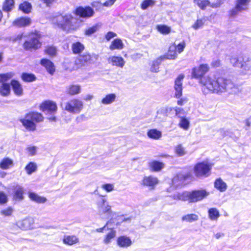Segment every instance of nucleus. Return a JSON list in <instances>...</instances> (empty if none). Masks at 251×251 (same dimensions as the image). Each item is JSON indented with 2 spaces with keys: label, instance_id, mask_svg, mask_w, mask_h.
I'll return each mask as SVG.
<instances>
[{
  "label": "nucleus",
  "instance_id": "62",
  "mask_svg": "<svg viewBox=\"0 0 251 251\" xmlns=\"http://www.w3.org/2000/svg\"><path fill=\"white\" fill-rule=\"evenodd\" d=\"M26 150L30 155H34L36 154V148L34 146L28 147Z\"/></svg>",
  "mask_w": 251,
  "mask_h": 251
},
{
  "label": "nucleus",
  "instance_id": "60",
  "mask_svg": "<svg viewBox=\"0 0 251 251\" xmlns=\"http://www.w3.org/2000/svg\"><path fill=\"white\" fill-rule=\"evenodd\" d=\"M176 47V50L179 53L182 52L185 47V43L184 42H182L179 43Z\"/></svg>",
  "mask_w": 251,
  "mask_h": 251
},
{
  "label": "nucleus",
  "instance_id": "41",
  "mask_svg": "<svg viewBox=\"0 0 251 251\" xmlns=\"http://www.w3.org/2000/svg\"><path fill=\"white\" fill-rule=\"evenodd\" d=\"M161 63V59L158 58L153 61L151 67V71L153 73H156L159 71V66Z\"/></svg>",
  "mask_w": 251,
  "mask_h": 251
},
{
  "label": "nucleus",
  "instance_id": "37",
  "mask_svg": "<svg viewBox=\"0 0 251 251\" xmlns=\"http://www.w3.org/2000/svg\"><path fill=\"white\" fill-rule=\"evenodd\" d=\"M150 167L155 172L160 171L164 167V164L157 161H153L150 163Z\"/></svg>",
  "mask_w": 251,
  "mask_h": 251
},
{
  "label": "nucleus",
  "instance_id": "1",
  "mask_svg": "<svg viewBox=\"0 0 251 251\" xmlns=\"http://www.w3.org/2000/svg\"><path fill=\"white\" fill-rule=\"evenodd\" d=\"M209 67L206 64L200 65L192 69V76L195 78H201L200 83L202 85V90L204 94L209 93H219L228 92L236 93L237 88L229 79L220 77L216 79L209 76H203L209 71Z\"/></svg>",
  "mask_w": 251,
  "mask_h": 251
},
{
  "label": "nucleus",
  "instance_id": "22",
  "mask_svg": "<svg viewBox=\"0 0 251 251\" xmlns=\"http://www.w3.org/2000/svg\"><path fill=\"white\" fill-rule=\"evenodd\" d=\"M41 64L44 66L48 72L52 75L55 71V67L53 63L50 60L47 59H43L41 61Z\"/></svg>",
  "mask_w": 251,
  "mask_h": 251
},
{
  "label": "nucleus",
  "instance_id": "38",
  "mask_svg": "<svg viewBox=\"0 0 251 251\" xmlns=\"http://www.w3.org/2000/svg\"><path fill=\"white\" fill-rule=\"evenodd\" d=\"M32 6L27 1H25L19 5V9L25 13H28L31 11Z\"/></svg>",
  "mask_w": 251,
  "mask_h": 251
},
{
  "label": "nucleus",
  "instance_id": "32",
  "mask_svg": "<svg viewBox=\"0 0 251 251\" xmlns=\"http://www.w3.org/2000/svg\"><path fill=\"white\" fill-rule=\"evenodd\" d=\"M214 187L222 192L226 191L227 189L226 184L221 178H218L215 180Z\"/></svg>",
  "mask_w": 251,
  "mask_h": 251
},
{
  "label": "nucleus",
  "instance_id": "4",
  "mask_svg": "<svg viewBox=\"0 0 251 251\" xmlns=\"http://www.w3.org/2000/svg\"><path fill=\"white\" fill-rule=\"evenodd\" d=\"M62 108L73 114H79L83 108V102L78 99H72L62 105Z\"/></svg>",
  "mask_w": 251,
  "mask_h": 251
},
{
  "label": "nucleus",
  "instance_id": "2",
  "mask_svg": "<svg viewBox=\"0 0 251 251\" xmlns=\"http://www.w3.org/2000/svg\"><path fill=\"white\" fill-rule=\"evenodd\" d=\"M44 120L43 115L38 112H31L26 114L25 117L20 119L24 126L29 131H34L36 128V123Z\"/></svg>",
  "mask_w": 251,
  "mask_h": 251
},
{
  "label": "nucleus",
  "instance_id": "45",
  "mask_svg": "<svg viewBox=\"0 0 251 251\" xmlns=\"http://www.w3.org/2000/svg\"><path fill=\"white\" fill-rule=\"evenodd\" d=\"M154 4V0H144L141 4V7L143 10H145L150 6H153Z\"/></svg>",
  "mask_w": 251,
  "mask_h": 251
},
{
  "label": "nucleus",
  "instance_id": "28",
  "mask_svg": "<svg viewBox=\"0 0 251 251\" xmlns=\"http://www.w3.org/2000/svg\"><path fill=\"white\" fill-rule=\"evenodd\" d=\"M124 45L122 41L120 39L117 38L114 39L112 42L111 45L109 46V49L111 50H122L124 48Z\"/></svg>",
  "mask_w": 251,
  "mask_h": 251
},
{
  "label": "nucleus",
  "instance_id": "21",
  "mask_svg": "<svg viewBox=\"0 0 251 251\" xmlns=\"http://www.w3.org/2000/svg\"><path fill=\"white\" fill-rule=\"evenodd\" d=\"M117 96L115 93H110L106 95L101 100V103L104 105H108L115 102Z\"/></svg>",
  "mask_w": 251,
  "mask_h": 251
},
{
  "label": "nucleus",
  "instance_id": "51",
  "mask_svg": "<svg viewBox=\"0 0 251 251\" xmlns=\"http://www.w3.org/2000/svg\"><path fill=\"white\" fill-rule=\"evenodd\" d=\"M173 109L172 107H163L158 111L157 114L158 115L162 114L165 116H167L168 113L171 112Z\"/></svg>",
  "mask_w": 251,
  "mask_h": 251
},
{
  "label": "nucleus",
  "instance_id": "56",
  "mask_svg": "<svg viewBox=\"0 0 251 251\" xmlns=\"http://www.w3.org/2000/svg\"><path fill=\"white\" fill-rule=\"evenodd\" d=\"M106 200L103 198H101L100 200L97 202V205L98 208L99 210L100 208H102V206H104L106 204Z\"/></svg>",
  "mask_w": 251,
  "mask_h": 251
},
{
  "label": "nucleus",
  "instance_id": "9",
  "mask_svg": "<svg viewBox=\"0 0 251 251\" xmlns=\"http://www.w3.org/2000/svg\"><path fill=\"white\" fill-rule=\"evenodd\" d=\"M205 190H201L190 192V202H195L202 200L208 195Z\"/></svg>",
  "mask_w": 251,
  "mask_h": 251
},
{
  "label": "nucleus",
  "instance_id": "29",
  "mask_svg": "<svg viewBox=\"0 0 251 251\" xmlns=\"http://www.w3.org/2000/svg\"><path fill=\"white\" fill-rule=\"evenodd\" d=\"M14 198L15 200H22L23 199L24 189L19 185H16L14 189Z\"/></svg>",
  "mask_w": 251,
  "mask_h": 251
},
{
  "label": "nucleus",
  "instance_id": "19",
  "mask_svg": "<svg viewBox=\"0 0 251 251\" xmlns=\"http://www.w3.org/2000/svg\"><path fill=\"white\" fill-rule=\"evenodd\" d=\"M11 85L15 94L18 96H21L23 94V89L20 82L15 80H12Z\"/></svg>",
  "mask_w": 251,
  "mask_h": 251
},
{
  "label": "nucleus",
  "instance_id": "23",
  "mask_svg": "<svg viewBox=\"0 0 251 251\" xmlns=\"http://www.w3.org/2000/svg\"><path fill=\"white\" fill-rule=\"evenodd\" d=\"M13 166V161L8 157H4L0 161V168L2 170H8Z\"/></svg>",
  "mask_w": 251,
  "mask_h": 251
},
{
  "label": "nucleus",
  "instance_id": "20",
  "mask_svg": "<svg viewBox=\"0 0 251 251\" xmlns=\"http://www.w3.org/2000/svg\"><path fill=\"white\" fill-rule=\"evenodd\" d=\"M147 135L149 138L157 140L162 137V132L156 128H153L148 130Z\"/></svg>",
  "mask_w": 251,
  "mask_h": 251
},
{
  "label": "nucleus",
  "instance_id": "42",
  "mask_svg": "<svg viewBox=\"0 0 251 251\" xmlns=\"http://www.w3.org/2000/svg\"><path fill=\"white\" fill-rule=\"evenodd\" d=\"M14 75V73L13 72H9L6 74L0 75V82L5 83V81L13 77Z\"/></svg>",
  "mask_w": 251,
  "mask_h": 251
},
{
  "label": "nucleus",
  "instance_id": "59",
  "mask_svg": "<svg viewBox=\"0 0 251 251\" xmlns=\"http://www.w3.org/2000/svg\"><path fill=\"white\" fill-rule=\"evenodd\" d=\"M175 110L176 115L179 117L181 118V116L184 115V110L183 108L176 107L175 108Z\"/></svg>",
  "mask_w": 251,
  "mask_h": 251
},
{
  "label": "nucleus",
  "instance_id": "5",
  "mask_svg": "<svg viewBox=\"0 0 251 251\" xmlns=\"http://www.w3.org/2000/svg\"><path fill=\"white\" fill-rule=\"evenodd\" d=\"M39 35L38 33H31L29 35V39L24 44V48L26 50H37L41 47V43L39 42Z\"/></svg>",
  "mask_w": 251,
  "mask_h": 251
},
{
  "label": "nucleus",
  "instance_id": "53",
  "mask_svg": "<svg viewBox=\"0 0 251 251\" xmlns=\"http://www.w3.org/2000/svg\"><path fill=\"white\" fill-rule=\"evenodd\" d=\"M114 184L107 183L101 185V188L105 190L107 192H110L114 190Z\"/></svg>",
  "mask_w": 251,
  "mask_h": 251
},
{
  "label": "nucleus",
  "instance_id": "50",
  "mask_svg": "<svg viewBox=\"0 0 251 251\" xmlns=\"http://www.w3.org/2000/svg\"><path fill=\"white\" fill-rule=\"evenodd\" d=\"M179 125L183 129H187L189 126V122L186 118L181 117Z\"/></svg>",
  "mask_w": 251,
  "mask_h": 251
},
{
  "label": "nucleus",
  "instance_id": "6",
  "mask_svg": "<svg viewBox=\"0 0 251 251\" xmlns=\"http://www.w3.org/2000/svg\"><path fill=\"white\" fill-rule=\"evenodd\" d=\"M98 58V55L96 54H90L88 53H84L82 55H79L75 60V64L77 68H80L82 67L85 66L88 63H90L93 59L97 60Z\"/></svg>",
  "mask_w": 251,
  "mask_h": 251
},
{
  "label": "nucleus",
  "instance_id": "17",
  "mask_svg": "<svg viewBox=\"0 0 251 251\" xmlns=\"http://www.w3.org/2000/svg\"><path fill=\"white\" fill-rule=\"evenodd\" d=\"M132 244V241L130 238L126 236H121L117 239V245L122 248H127Z\"/></svg>",
  "mask_w": 251,
  "mask_h": 251
},
{
  "label": "nucleus",
  "instance_id": "31",
  "mask_svg": "<svg viewBox=\"0 0 251 251\" xmlns=\"http://www.w3.org/2000/svg\"><path fill=\"white\" fill-rule=\"evenodd\" d=\"M10 85L8 83H2L0 85V95L3 97H6L10 94Z\"/></svg>",
  "mask_w": 251,
  "mask_h": 251
},
{
  "label": "nucleus",
  "instance_id": "64",
  "mask_svg": "<svg viewBox=\"0 0 251 251\" xmlns=\"http://www.w3.org/2000/svg\"><path fill=\"white\" fill-rule=\"evenodd\" d=\"M116 0H107L102 4V6L108 7L112 5Z\"/></svg>",
  "mask_w": 251,
  "mask_h": 251
},
{
  "label": "nucleus",
  "instance_id": "57",
  "mask_svg": "<svg viewBox=\"0 0 251 251\" xmlns=\"http://www.w3.org/2000/svg\"><path fill=\"white\" fill-rule=\"evenodd\" d=\"M243 64L244 66L243 68L245 70L251 71V59H248L247 61L244 62Z\"/></svg>",
  "mask_w": 251,
  "mask_h": 251
},
{
  "label": "nucleus",
  "instance_id": "14",
  "mask_svg": "<svg viewBox=\"0 0 251 251\" xmlns=\"http://www.w3.org/2000/svg\"><path fill=\"white\" fill-rule=\"evenodd\" d=\"M157 177L153 176H145L142 181V184L144 186L149 187L151 189H154L155 186L158 183Z\"/></svg>",
  "mask_w": 251,
  "mask_h": 251
},
{
  "label": "nucleus",
  "instance_id": "49",
  "mask_svg": "<svg viewBox=\"0 0 251 251\" xmlns=\"http://www.w3.org/2000/svg\"><path fill=\"white\" fill-rule=\"evenodd\" d=\"M115 231L111 230L106 236L104 240L105 244H107L111 242L112 239L115 236Z\"/></svg>",
  "mask_w": 251,
  "mask_h": 251
},
{
  "label": "nucleus",
  "instance_id": "24",
  "mask_svg": "<svg viewBox=\"0 0 251 251\" xmlns=\"http://www.w3.org/2000/svg\"><path fill=\"white\" fill-rule=\"evenodd\" d=\"M63 242L66 245L71 246L79 242V239L75 235H65Z\"/></svg>",
  "mask_w": 251,
  "mask_h": 251
},
{
  "label": "nucleus",
  "instance_id": "18",
  "mask_svg": "<svg viewBox=\"0 0 251 251\" xmlns=\"http://www.w3.org/2000/svg\"><path fill=\"white\" fill-rule=\"evenodd\" d=\"M177 56L176 47L175 44H173L170 46L168 52L166 54L164 55L163 58L175 59L176 58Z\"/></svg>",
  "mask_w": 251,
  "mask_h": 251
},
{
  "label": "nucleus",
  "instance_id": "47",
  "mask_svg": "<svg viewBox=\"0 0 251 251\" xmlns=\"http://www.w3.org/2000/svg\"><path fill=\"white\" fill-rule=\"evenodd\" d=\"M175 151L176 154L179 156H182L186 154L184 148L181 145H177L175 148Z\"/></svg>",
  "mask_w": 251,
  "mask_h": 251
},
{
  "label": "nucleus",
  "instance_id": "10",
  "mask_svg": "<svg viewBox=\"0 0 251 251\" xmlns=\"http://www.w3.org/2000/svg\"><path fill=\"white\" fill-rule=\"evenodd\" d=\"M94 11L89 6L79 7L75 10V14L82 18H90L93 16Z\"/></svg>",
  "mask_w": 251,
  "mask_h": 251
},
{
  "label": "nucleus",
  "instance_id": "52",
  "mask_svg": "<svg viewBox=\"0 0 251 251\" xmlns=\"http://www.w3.org/2000/svg\"><path fill=\"white\" fill-rule=\"evenodd\" d=\"M206 19L205 18L200 20H197L196 23L193 25V27L195 29H197L201 27L204 25V23Z\"/></svg>",
  "mask_w": 251,
  "mask_h": 251
},
{
  "label": "nucleus",
  "instance_id": "43",
  "mask_svg": "<svg viewBox=\"0 0 251 251\" xmlns=\"http://www.w3.org/2000/svg\"><path fill=\"white\" fill-rule=\"evenodd\" d=\"M156 28L159 32L163 34H169L171 30V27L166 25H158Z\"/></svg>",
  "mask_w": 251,
  "mask_h": 251
},
{
  "label": "nucleus",
  "instance_id": "26",
  "mask_svg": "<svg viewBox=\"0 0 251 251\" xmlns=\"http://www.w3.org/2000/svg\"><path fill=\"white\" fill-rule=\"evenodd\" d=\"M243 57L241 56L233 55L230 58V63L234 67L242 68L244 66Z\"/></svg>",
  "mask_w": 251,
  "mask_h": 251
},
{
  "label": "nucleus",
  "instance_id": "27",
  "mask_svg": "<svg viewBox=\"0 0 251 251\" xmlns=\"http://www.w3.org/2000/svg\"><path fill=\"white\" fill-rule=\"evenodd\" d=\"M173 199L182 201H189L190 202V192H184L182 193H177L173 195Z\"/></svg>",
  "mask_w": 251,
  "mask_h": 251
},
{
  "label": "nucleus",
  "instance_id": "40",
  "mask_svg": "<svg viewBox=\"0 0 251 251\" xmlns=\"http://www.w3.org/2000/svg\"><path fill=\"white\" fill-rule=\"evenodd\" d=\"M21 77L23 81L25 82H32L36 80V76L32 74L23 73Z\"/></svg>",
  "mask_w": 251,
  "mask_h": 251
},
{
  "label": "nucleus",
  "instance_id": "7",
  "mask_svg": "<svg viewBox=\"0 0 251 251\" xmlns=\"http://www.w3.org/2000/svg\"><path fill=\"white\" fill-rule=\"evenodd\" d=\"M211 166L205 162L197 164L194 167V173L198 177H207L211 172Z\"/></svg>",
  "mask_w": 251,
  "mask_h": 251
},
{
  "label": "nucleus",
  "instance_id": "46",
  "mask_svg": "<svg viewBox=\"0 0 251 251\" xmlns=\"http://www.w3.org/2000/svg\"><path fill=\"white\" fill-rule=\"evenodd\" d=\"M13 211L14 209L12 207H8L0 210V214L3 216L8 217L11 216Z\"/></svg>",
  "mask_w": 251,
  "mask_h": 251
},
{
  "label": "nucleus",
  "instance_id": "39",
  "mask_svg": "<svg viewBox=\"0 0 251 251\" xmlns=\"http://www.w3.org/2000/svg\"><path fill=\"white\" fill-rule=\"evenodd\" d=\"M199 219V217L195 214H187L182 217V220L187 222L191 223L196 221Z\"/></svg>",
  "mask_w": 251,
  "mask_h": 251
},
{
  "label": "nucleus",
  "instance_id": "30",
  "mask_svg": "<svg viewBox=\"0 0 251 251\" xmlns=\"http://www.w3.org/2000/svg\"><path fill=\"white\" fill-rule=\"evenodd\" d=\"M29 198L33 201L39 203H44L47 201V199L44 197L39 196L36 193L30 192L29 193Z\"/></svg>",
  "mask_w": 251,
  "mask_h": 251
},
{
  "label": "nucleus",
  "instance_id": "11",
  "mask_svg": "<svg viewBox=\"0 0 251 251\" xmlns=\"http://www.w3.org/2000/svg\"><path fill=\"white\" fill-rule=\"evenodd\" d=\"M250 0H237L235 7L230 11L231 16H235L238 12L247 9Z\"/></svg>",
  "mask_w": 251,
  "mask_h": 251
},
{
  "label": "nucleus",
  "instance_id": "63",
  "mask_svg": "<svg viewBox=\"0 0 251 251\" xmlns=\"http://www.w3.org/2000/svg\"><path fill=\"white\" fill-rule=\"evenodd\" d=\"M188 100V99L187 98H182L177 100V103L178 105L182 106L187 103Z\"/></svg>",
  "mask_w": 251,
  "mask_h": 251
},
{
  "label": "nucleus",
  "instance_id": "58",
  "mask_svg": "<svg viewBox=\"0 0 251 251\" xmlns=\"http://www.w3.org/2000/svg\"><path fill=\"white\" fill-rule=\"evenodd\" d=\"M7 201L6 195L2 192H0V203H5Z\"/></svg>",
  "mask_w": 251,
  "mask_h": 251
},
{
  "label": "nucleus",
  "instance_id": "16",
  "mask_svg": "<svg viewBox=\"0 0 251 251\" xmlns=\"http://www.w3.org/2000/svg\"><path fill=\"white\" fill-rule=\"evenodd\" d=\"M31 20L28 17H21L15 19L12 23V25L17 27H24L29 25Z\"/></svg>",
  "mask_w": 251,
  "mask_h": 251
},
{
  "label": "nucleus",
  "instance_id": "61",
  "mask_svg": "<svg viewBox=\"0 0 251 251\" xmlns=\"http://www.w3.org/2000/svg\"><path fill=\"white\" fill-rule=\"evenodd\" d=\"M116 36H117V34L115 33L112 31H109L107 32V34L105 35V39L107 41H109L111 39Z\"/></svg>",
  "mask_w": 251,
  "mask_h": 251
},
{
  "label": "nucleus",
  "instance_id": "8",
  "mask_svg": "<svg viewBox=\"0 0 251 251\" xmlns=\"http://www.w3.org/2000/svg\"><path fill=\"white\" fill-rule=\"evenodd\" d=\"M34 220L31 217L25 218L24 219L19 220L13 225V227L16 226L22 230H27L33 227Z\"/></svg>",
  "mask_w": 251,
  "mask_h": 251
},
{
  "label": "nucleus",
  "instance_id": "48",
  "mask_svg": "<svg viewBox=\"0 0 251 251\" xmlns=\"http://www.w3.org/2000/svg\"><path fill=\"white\" fill-rule=\"evenodd\" d=\"M57 50L55 47L53 46L48 47L45 50V52L50 56H54L56 54Z\"/></svg>",
  "mask_w": 251,
  "mask_h": 251
},
{
  "label": "nucleus",
  "instance_id": "12",
  "mask_svg": "<svg viewBox=\"0 0 251 251\" xmlns=\"http://www.w3.org/2000/svg\"><path fill=\"white\" fill-rule=\"evenodd\" d=\"M184 77L183 75H179L175 81L174 89L175 90V96L179 98L182 94V81Z\"/></svg>",
  "mask_w": 251,
  "mask_h": 251
},
{
  "label": "nucleus",
  "instance_id": "34",
  "mask_svg": "<svg viewBox=\"0 0 251 251\" xmlns=\"http://www.w3.org/2000/svg\"><path fill=\"white\" fill-rule=\"evenodd\" d=\"M208 216L211 220L216 221L220 217V213L216 208H211L208 210Z\"/></svg>",
  "mask_w": 251,
  "mask_h": 251
},
{
  "label": "nucleus",
  "instance_id": "3",
  "mask_svg": "<svg viewBox=\"0 0 251 251\" xmlns=\"http://www.w3.org/2000/svg\"><path fill=\"white\" fill-rule=\"evenodd\" d=\"M73 17L71 15H58L52 19V24L64 31H69L73 28L72 20Z\"/></svg>",
  "mask_w": 251,
  "mask_h": 251
},
{
  "label": "nucleus",
  "instance_id": "54",
  "mask_svg": "<svg viewBox=\"0 0 251 251\" xmlns=\"http://www.w3.org/2000/svg\"><path fill=\"white\" fill-rule=\"evenodd\" d=\"M111 206L105 204L104 206H102V208H101L99 210V211L102 213H110L111 211Z\"/></svg>",
  "mask_w": 251,
  "mask_h": 251
},
{
  "label": "nucleus",
  "instance_id": "13",
  "mask_svg": "<svg viewBox=\"0 0 251 251\" xmlns=\"http://www.w3.org/2000/svg\"><path fill=\"white\" fill-rule=\"evenodd\" d=\"M108 64L112 66L122 68L126 63L124 59L121 56H111L107 59Z\"/></svg>",
  "mask_w": 251,
  "mask_h": 251
},
{
  "label": "nucleus",
  "instance_id": "15",
  "mask_svg": "<svg viewBox=\"0 0 251 251\" xmlns=\"http://www.w3.org/2000/svg\"><path fill=\"white\" fill-rule=\"evenodd\" d=\"M40 108L42 111L54 112L56 111L57 107L55 102L51 100H46L40 105Z\"/></svg>",
  "mask_w": 251,
  "mask_h": 251
},
{
  "label": "nucleus",
  "instance_id": "55",
  "mask_svg": "<svg viewBox=\"0 0 251 251\" xmlns=\"http://www.w3.org/2000/svg\"><path fill=\"white\" fill-rule=\"evenodd\" d=\"M97 29L98 28L97 26H93L92 27H89L85 30V34L88 36H90L96 32L97 30Z\"/></svg>",
  "mask_w": 251,
  "mask_h": 251
},
{
  "label": "nucleus",
  "instance_id": "33",
  "mask_svg": "<svg viewBox=\"0 0 251 251\" xmlns=\"http://www.w3.org/2000/svg\"><path fill=\"white\" fill-rule=\"evenodd\" d=\"M72 50L74 53L78 54L84 50V46L81 43L76 42L72 44Z\"/></svg>",
  "mask_w": 251,
  "mask_h": 251
},
{
  "label": "nucleus",
  "instance_id": "44",
  "mask_svg": "<svg viewBox=\"0 0 251 251\" xmlns=\"http://www.w3.org/2000/svg\"><path fill=\"white\" fill-rule=\"evenodd\" d=\"M194 2L203 10L205 9V7L210 4V2L206 0H194Z\"/></svg>",
  "mask_w": 251,
  "mask_h": 251
},
{
  "label": "nucleus",
  "instance_id": "35",
  "mask_svg": "<svg viewBox=\"0 0 251 251\" xmlns=\"http://www.w3.org/2000/svg\"><path fill=\"white\" fill-rule=\"evenodd\" d=\"M14 6V0H5L3 4L2 9L4 11L9 12Z\"/></svg>",
  "mask_w": 251,
  "mask_h": 251
},
{
  "label": "nucleus",
  "instance_id": "25",
  "mask_svg": "<svg viewBox=\"0 0 251 251\" xmlns=\"http://www.w3.org/2000/svg\"><path fill=\"white\" fill-rule=\"evenodd\" d=\"M81 91V87L79 85H70L66 87V92L70 95L79 94Z\"/></svg>",
  "mask_w": 251,
  "mask_h": 251
},
{
  "label": "nucleus",
  "instance_id": "36",
  "mask_svg": "<svg viewBox=\"0 0 251 251\" xmlns=\"http://www.w3.org/2000/svg\"><path fill=\"white\" fill-rule=\"evenodd\" d=\"M37 166L35 163L30 162L25 167V170L28 175L36 171Z\"/></svg>",
  "mask_w": 251,
  "mask_h": 251
}]
</instances>
